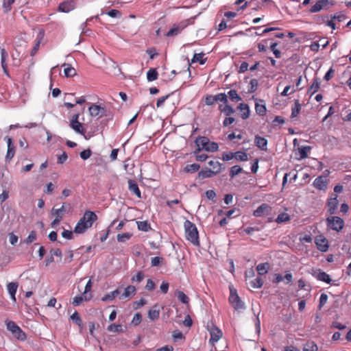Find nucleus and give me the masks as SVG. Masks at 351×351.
<instances>
[{"instance_id":"36","label":"nucleus","mask_w":351,"mask_h":351,"mask_svg":"<svg viewBox=\"0 0 351 351\" xmlns=\"http://www.w3.org/2000/svg\"><path fill=\"white\" fill-rule=\"evenodd\" d=\"M291 218L289 214L287 213H282L279 214L276 219V222L278 223H282L290 221Z\"/></svg>"},{"instance_id":"38","label":"nucleus","mask_w":351,"mask_h":351,"mask_svg":"<svg viewBox=\"0 0 351 351\" xmlns=\"http://www.w3.org/2000/svg\"><path fill=\"white\" fill-rule=\"evenodd\" d=\"M136 223L139 230L147 232L151 228L150 224L147 221H137Z\"/></svg>"},{"instance_id":"42","label":"nucleus","mask_w":351,"mask_h":351,"mask_svg":"<svg viewBox=\"0 0 351 351\" xmlns=\"http://www.w3.org/2000/svg\"><path fill=\"white\" fill-rule=\"evenodd\" d=\"M234 158L238 161H246L247 160V154L241 151H238L234 153Z\"/></svg>"},{"instance_id":"21","label":"nucleus","mask_w":351,"mask_h":351,"mask_svg":"<svg viewBox=\"0 0 351 351\" xmlns=\"http://www.w3.org/2000/svg\"><path fill=\"white\" fill-rule=\"evenodd\" d=\"M136 292V289L135 287L132 286V285H129L125 289L124 292L119 297V298L121 300H123L126 298H129L132 295H135Z\"/></svg>"},{"instance_id":"62","label":"nucleus","mask_w":351,"mask_h":351,"mask_svg":"<svg viewBox=\"0 0 351 351\" xmlns=\"http://www.w3.org/2000/svg\"><path fill=\"white\" fill-rule=\"evenodd\" d=\"M234 158V153L233 152H227V153H224L222 155V160H224V161L230 160H232Z\"/></svg>"},{"instance_id":"37","label":"nucleus","mask_w":351,"mask_h":351,"mask_svg":"<svg viewBox=\"0 0 351 351\" xmlns=\"http://www.w3.org/2000/svg\"><path fill=\"white\" fill-rule=\"evenodd\" d=\"M208 165L210 166L212 168L210 169L212 170V171H216L215 170V168L217 169H219L217 171V174L219 173L221 171V167H222V164L220 163L219 161L217 160H210L208 162Z\"/></svg>"},{"instance_id":"8","label":"nucleus","mask_w":351,"mask_h":351,"mask_svg":"<svg viewBox=\"0 0 351 351\" xmlns=\"http://www.w3.org/2000/svg\"><path fill=\"white\" fill-rule=\"evenodd\" d=\"M79 114H75L73 115L70 126L76 132L84 136L86 130L84 128L83 124L79 121Z\"/></svg>"},{"instance_id":"13","label":"nucleus","mask_w":351,"mask_h":351,"mask_svg":"<svg viewBox=\"0 0 351 351\" xmlns=\"http://www.w3.org/2000/svg\"><path fill=\"white\" fill-rule=\"evenodd\" d=\"M75 8V2L73 0H67L60 3L58 5V11L61 12H69Z\"/></svg>"},{"instance_id":"14","label":"nucleus","mask_w":351,"mask_h":351,"mask_svg":"<svg viewBox=\"0 0 351 351\" xmlns=\"http://www.w3.org/2000/svg\"><path fill=\"white\" fill-rule=\"evenodd\" d=\"M89 113L92 117H102L106 114V110L104 108L96 104H92L89 108Z\"/></svg>"},{"instance_id":"59","label":"nucleus","mask_w":351,"mask_h":351,"mask_svg":"<svg viewBox=\"0 0 351 351\" xmlns=\"http://www.w3.org/2000/svg\"><path fill=\"white\" fill-rule=\"evenodd\" d=\"M317 278L320 280L329 283V275L325 272H319Z\"/></svg>"},{"instance_id":"58","label":"nucleus","mask_w":351,"mask_h":351,"mask_svg":"<svg viewBox=\"0 0 351 351\" xmlns=\"http://www.w3.org/2000/svg\"><path fill=\"white\" fill-rule=\"evenodd\" d=\"M328 300V295L326 293H322L319 298V303L318 308L319 309H321L323 306L327 302Z\"/></svg>"},{"instance_id":"49","label":"nucleus","mask_w":351,"mask_h":351,"mask_svg":"<svg viewBox=\"0 0 351 351\" xmlns=\"http://www.w3.org/2000/svg\"><path fill=\"white\" fill-rule=\"evenodd\" d=\"M107 330L110 332H120L123 329L121 324H112L108 326Z\"/></svg>"},{"instance_id":"28","label":"nucleus","mask_w":351,"mask_h":351,"mask_svg":"<svg viewBox=\"0 0 351 351\" xmlns=\"http://www.w3.org/2000/svg\"><path fill=\"white\" fill-rule=\"evenodd\" d=\"M205 54L204 53H195L192 60L191 63L199 62L200 64H204L207 61V58H204Z\"/></svg>"},{"instance_id":"43","label":"nucleus","mask_w":351,"mask_h":351,"mask_svg":"<svg viewBox=\"0 0 351 351\" xmlns=\"http://www.w3.org/2000/svg\"><path fill=\"white\" fill-rule=\"evenodd\" d=\"M319 88V83L317 82V80H314L313 84L311 85V86L308 89V94H309L311 96H312L313 94H315L318 89Z\"/></svg>"},{"instance_id":"53","label":"nucleus","mask_w":351,"mask_h":351,"mask_svg":"<svg viewBox=\"0 0 351 351\" xmlns=\"http://www.w3.org/2000/svg\"><path fill=\"white\" fill-rule=\"evenodd\" d=\"M204 102L206 106H213L216 102L215 95H207L204 97Z\"/></svg>"},{"instance_id":"5","label":"nucleus","mask_w":351,"mask_h":351,"mask_svg":"<svg viewBox=\"0 0 351 351\" xmlns=\"http://www.w3.org/2000/svg\"><path fill=\"white\" fill-rule=\"evenodd\" d=\"M7 329L19 340H25L26 335L21 328L13 321L6 322Z\"/></svg>"},{"instance_id":"22","label":"nucleus","mask_w":351,"mask_h":351,"mask_svg":"<svg viewBox=\"0 0 351 351\" xmlns=\"http://www.w3.org/2000/svg\"><path fill=\"white\" fill-rule=\"evenodd\" d=\"M218 108L221 112L224 113L226 116H230L235 112L234 109L228 104L225 105L219 104Z\"/></svg>"},{"instance_id":"9","label":"nucleus","mask_w":351,"mask_h":351,"mask_svg":"<svg viewBox=\"0 0 351 351\" xmlns=\"http://www.w3.org/2000/svg\"><path fill=\"white\" fill-rule=\"evenodd\" d=\"M271 210L272 208L269 204L263 203L253 212V215L256 217L267 216L271 214Z\"/></svg>"},{"instance_id":"47","label":"nucleus","mask_w":351,"mask_h":351,"mask_svg":"<svg viewBox=\"0 0 351 351\" xmlns=\"http://www.w3.org/2000/svg\"><path fill=\"white\" fill-rule=\"evenodd\" d=\"M250 285L252 288H261L263 285V280L261 277H257L250 282Z\"/></svg>"},{"instance_id":"34","label":"nucleus","mask_w":351,"mask_h":351,"mask_svg":"<svg viewBox=\"0 0 351 351\" xmlns=\"http://www.w3.org/2000/svg\"><path fill=\"white\" fill-rule=\"evenodd\" d=\"M158 73L156 69H150L147 72V79L149 82H152L158 79Z\"/></svg>"},{"instance_id":"64","label":"nucleus","mask_w":351,"mask_h":351,"mask_svg":"<svg viewBox=\"0 0 351 351\" xmlns=\"http://www.w3.org/2000/svg\"><path fill=\"white\" fill-rule=\"evenodd\" d=\"M155 288V283L152 279H148L145 285V289L148 291L154 290Z\"/></svg>"},{"instance_id":"17","label":"nucleus","mask_w":351,"mask_h":351,"mask_svg":"<svg viewBox=\"0 0 351 351\" xmlns=\"http://www.w3.org/2000/svg\"><path fill=\"white\" fill-rule=\"evenodd\" d=\"M128 189L130 191L135 195L138 198L141 199V193L138 188L137 182L134 180H128Z\"/></svg>"},{"instance_id":"52","label":"nucleus","mask_w":351,"mask_h":351,"mask_svg":"<svg viewBox=\"0 0 351 351\" xmlns=\"http://www.w3.org/2000/svg\"><path fill=\"white\" fill-rule=\"evenodd\" d=\"M250 87L248 89V92L250 93L255 92L258 85V80L256 79H252L250 82Z\"/></svg>"},{"instance_id":"15","label":"nucleus","mask_w":351,"mask_h":351,"mask_svg":"<svg viewBox=\"0 0 351 351\" xmlns=\"http://www.w3.org/2000/svg\"><path fill=\"white\" fill-rule=\"evenodd\" d=\"M8 58V53L4 48L1 49V67L3 70L4 73L7 76H10L8 69V63L7 60Z\"/></svg>"},{"instance_id":"10","label":"nucleus","mask_w":351,"mask_h":351,"mask_svg":"<svg viewBox=\"0 0 351 351\" xmlns=\"http://www.w3.org/2000/svg\"><path fill=\"white\" fill-rule=\"evenodd\" d=\"M344 224V221L341 217L337 216L330 217V229L339 232L343 228Z\"/></svg>"},{"instance_id":"40","label":"nucleus","mask_w":351,"mask_h":351,"mask_svg":"<svg viewBox=\"0 0 351 351\" xmlns=\"http://www.w3.org/2000/svg\"><path fill=\"white\" fill-rule=\"evenodd\" d=\"M243 169L239 165H234L230 168L229 176L230 178H234L236 176L241 173Z\"/></svg>"},{"instance_id":"18","label":"nucleus","mask_w":351,"mask_h":351,"mask_svg":"<svg viewBox=\"0 0 351 351\" xmlns=\"http://www.w3.org/2000/svg\"><path fill=\"white\" fill-rule=\"evenodd\" d=\"M254 143L261 150L265 151L267 149V140L265 138L256 135L255 136Z\"/></svg>"},{"instance_id":"45","label":"nucleus","mask_w":351,"mask_h":351,"mask_svg":"<svg viewBox=\"0 0 351 351\" xmlns=\"http://www.w3.org/2000/svg\"><path fill=\"white\" fill-rule=\"evenodd\" d=\"M199 165L196 163H193L191 165H187L185 167L184 171L186 173H195L199 169Z\"/></svg>"},{"instance_id":"63","label":"nucleus","mask_w":351,"mask_h":351,"mask_svg":"<svg viewBox=\"0 0 351 351\" xmlns=\"http://www.w3.org/2000/svg\"><path fill=\"white\" fill-rule=\"evenodd\" d=\"M9 240L10 243L14 245L18 242L19 237L12 232L9 234Z\"/></svg>"},{"instance_id":"30","label":"nucleus","mask_w":351,"mask_h":351,"mask_svg":"<svg viewBox=\"0 0 351 351\" xmlns=\"http://www.w3.org/2000/svg\"><path fill=\"white\" fill-rule=\"evenodd\" d=\"M269 269V264L268 263H260L256 267V270L260 276L266 274Z\"/></svg>"},{"instance_id":"31","label":"nucleus","mask_w":351,"mask_h":351,"mask_svg":"<svg viewBox=\"0 0 351 351\" xmlns=\"http://www.w3.org/2000/svg\"><path fill=\"white\" fill-rule=\"evenodd\" d=\"M301 110V104H300L299 100L295 99L294 101V105L291 108V118H294L298 117Z\"/></svg>"},{"instance_id":"1","label":"nucleus","mask_w":351,"mask_h":351,"mask_svg":"<svg viewBox=\"0 0 351 351\" xmlns=\"http://www.w3.org/2000/svg\"><path fill=\"white\" fill-rule=\"evenodd\" d=\"M97 219V215L90 210H86L84 213L82 217L80 218L79 221L77 223L74 232L76 234H83L88 229L92 227L93 223Z\"/></svg>"},{"instance_id":"26","label":"nucleus","mask_w":351,"mask_h":351,"mask_svg":"<svg viewBox=\"0 0 351 351\" xmlns=\"http://www.w3.org/2000/svg\"><path fill=\"white\" fill-rule=\"evenodd\" d=\"M346 16L344 14H339L337 15H335L331 19H330V27L333 29H336V21H338L339 22L343 21L346 19ZM339 28V27H337Z\"/></svg>"},{"instance_id":"48","label":"nucleus","mask_w":351,"mask_h":351,"mask_svg":"<svg viewBox=\"0 0 351 351\" xmlns=\"http://www.w3.org/2000/svg\"><path fill=\"white\" fill-rule=\"evenodd\" d=\"M165 259L162 257L155 256L151 259V265L152 267L160 266L163 264Z\"/></svg>"},{"instance_id":"44","label":"nucleus","mask_w":351,"mask_h":351,"mask_svg":"<svg viewBox=\"0 0 351 351\" xmlns=\"http://www.w3.org/2000/svg\"><path fill=\"white\" fill-rule=\"evenodd\" d=\"M132 234L129 232L121 233V234H117V239L119 242L124 243V242L128 241L132 237Z\"/></svg>"},{"instance_id":"32","label":"nucleus","mask_w":351,"mask_h":351,"mask_svg":"<svg viewBox=\"0 0 351 351\" xmlns=\"http://www.w3.org/2000/svg\"><path fill=\"white\" fill-rule=\"evenodd\" d=\"M227 95L232 101L235 103L242 100L241 97L239 95L237 91L234 89L229 90Z\"/></svg>"},{"instance_id":"39","label":"nucleus","mask_w":351,"mask_h":351,"mask_svg":"<svg viewBox=\"0 0 351 351\" xmlns=\"http://www.w3.org/2000/svg\"><path fill=\"white\" fill-rule=\"evenodd\" d=\"M318 348L316 343L313 341H308L306 342L303 348V351H317Z\"/></svg>"},{"instance_id":"20","label":"nucleus","mask_w":351,"mask_h":351,"mask_svg":"<svg viewBox=\"0 0 351 351\" xmlns=\"http://www.w3.org/2000/svg\"><path fill=\"white\" fill-rule=\"evenodd\" d=\"M215 170L214 172L212 171V170L210 169H208V168H206V169H202L199 173H198V175H199V177L202 179H204V178H211L215 175L217 174V171L219 170L218 169H217L215 168Z\"/></svg>"},{"instance_id":"54","label":"nucleus","mask_w":351,"mask_h":351,"mask_svg":"<svg viewBox=\"0 0 351 351\" xmlns=\"http://www.w3.org/2000/svg\"><path fill=\"white\" fill-rule=\"evenodd\" d=\"M71 319L76 323L78 326L82 325V319L80 317L79 313L77 311H75L73 315L71 316Z\"/></svg>"},{"instance_id":"3","label":"nucleus","mask_w":351,"mask_h":351,"mask_svg":"<svg viewBox=\"0 0 351 351\" xmlns=\"http://www.w3.org/2000/svg\"><path fill=\"white\" fill-rule=\"evenodd\" d=\"M195 143L197 147L195 153L199 152L202 149H205L206 152H215L219 149L218 143L215 142H210L209 139L206 136H198Z\"/></svg>"},{"instance_id":"51","label":"nucleus","mask_w":351,"mask_h":351,"mask_svg":"<svg viewBox=\"0 0 351 351\" xmlns=\"http://www.w3.org/2000/svg\"><path fill=\"white\" fill-rule=\"evenodd\" d=\"M310 150V147L306 146V147H302L298 148V151L300 153V158H305L308 156V153Z\"/></svg>"},{"instance_id":"12","label":"nucleus","mask_w":351,"mask_h":351,"mask_svg":"<svg viewBox=\"0 0 351 351\" xmlns=\"http://www.w3.org/2000/svg\"><path fill=\"white\" fill-rule=\"evenodd\" d=\"M328 179L327 176H321L317 177L313 182V186L319 190H326L328 187Z\"/></svg>"},{"instance_id":"50","label":"nucleus","mask_w":351,"mask_h":351,"mask_svg":"<svg viewBox=\"0 0 351 351\" xmlns=\"http://www.w3.org/2000/svg\"><path fill=\"white\" fill-rule=\"evenodd\" d=\"M15 0H3V8L5 12H8L11 10L12 5L14 3Z\"/></svg>"},{"instance_id":"33","label":"nucleus","mask_w":351,"mask_h":351,"mask_svg":"<svg viewBox=\"0 0 351 351\" xmlns=\"http://www.w3.org/2000/svg\"><path fill=\"white\" fill-rule=\"evenodd\" d=\"M159 315H160V310L158 308L156 305H155L148 312V317L152 320L157 319L159 317Z\"/></svg>"},{"instance_id":"11","label":"nucleus","mask_w":351,"mask_h":351,"mask_svg":"<svg viewBox=\"0 0 351 351\" xmlns=\"http://www.w3.org/2000/svg\"><path fill=\"white\" fill-rule=\"evenodd\" d=\"M8 145V150L5 155V160L8 161H10L15 155V146L14 145L12 138L9 136H5L4 138Z\"/></svg>"},{"instance_id":"16","label":"nucleus","mask_w":351,"mask_h":351,"mask_svg":"<svg viewBox=\"0 0 351 351\" xmlns=\"http://www.w3.org/2000/svg\"><path fill=\"white\" fill-rule=\"evenodd\" d=\"M315 243L317 248L322 252H326L328 248V241L322 236H318L315 239Z\"/></svg>"},{"instance_id":"27","label":"nucleus","mask_w":351,"mask_h":351,"mask_svg":"<svg viewBox=\"0 0 351 351\" xmlns=\"http://www.w3.org/2000/svg\"><path fill=\"white\" fill-rule=\"evenodd\" d=\"M328 0H319L315 5H312L310 12L312 13L320 11L326 5Z\"/></svg>"},{"instance_id":"57","label":"nucleus","mask_w":351,"mask_h":351,"mask_svg":"<svg viewBox=\"0 0 351 351\" xmlns=\"http://www.w3.org/2000/svg\"><path fill=\"white\" fill-rule=\"evenodd\" d=\"M91 154H92V152L90 149L83 150L80 154V157L83 160H87L88 158H89L90 157Z\"/></svg>"},{"instance_id":"23","label":"nucleus","mask_w":351,"mask_h":351,"mask_svg":"<svg viewBox=\"0 0 351 351\" xmlns=\"http://www.w3.org/2000/svg\"><path fill=\"white\" fill-rule=\"evenodd\" d=\"M210 341H213V343L217 342L222 337V332L218 328L215 327L210 330Z\"/></svg>"},{"instance_id":"24","label":"nucleus","mask_w":351,"mask_h":351,"mask_svg":"<svg viewBox=\"0 0 351 351\" xmlns=\"http://www.w3.org/2000/svg\"><path fill=\"white\" fill-rule=\"evenodd\" d=\"M237 109L242 112L241 118L246 119L250 116V108L247 104L241 103L237 106Z\"/></svg>"},{"instance_id":"4","label":"nucleus","mask_w":351,"mask_h":351,"mask_svg":"<svg viewBox=\"0 0 351 351\" xmlns=\"http://www.w3.org/2000/svg\"><path fill=\"white\" fill-rule=\"evenodd\" d=\"M193 23V19H188L180 21L177 24H173L171 29L166 33L165 36L167 37H173L178 36L181 34V32L186 27Z\"/></svg>"},{"instance_id":"60","label":"nucleus","mask_w":351,"mask_h":351,"mask_svg":"<svg viewBox=\"0 0 351 351\" xmlns=\"http://www.w3.org/2000/svg\"><path fill=\"white\" fill-rule=\"evenodd\" d=\"M141 320H142L141 315L140 313H136L133 317L132 323L135 326H138L141 322Z\"/></svg>"},{"instance_id":"19","label":"nucleus","mask_w":351,"mask_h":351,"mask_svg":"<svg viewBox=\"0 0 351 351\" xmlns=\"http://www.w3.org/2000/svg\"><path fill=\"white\" fill-rule=\"evenodd\" d=\"M18 287H19V284L17 282H9L7 285V289H8V293H10L11 298L14 302H16L15 295L16 293Z\"/></svg>"},{"instance_id":"56","label":"nucleus","mask_w":351,"mask_h":351,"mask_svg":"<svg viewBox=\"0 0 351 351\" xmlns=\"http://www.w3.org/2000/svg\"><path fill=\"white\" fill-rule=\"evenodd\" d=\"M144 274L142 271H138L137 274L134 276L131 280L132 282H141L144 278Z\"/></svg>"},{"instance_id":"35","label":"nucleus","mask_w":351,"mask_h":351,"mask_svg":"<svg viewBox=\"0 0 351 351\" xmlns=\"http://www.w3.org/2000/svg\"><path fill=\"white\" fill-rule=\"evenodd\" d=\"M176 295L178 300H180L183 304H188L189 302V297L181 291H177L176 292Z\"/></svg>"},{"instance_id":"55","label":"nucleus","mask_w":351,"mask_h":351,"mask_svg":"<svg viewBox=\"0 0 351 351\" xmlns=\"http://www.w3.org/2000/svg\"><path fill=\"white\" fill-rule=\"evenodd\" d=\"M36 240V233L35 231H32L25 239V243L27 244L32 243Z\"/></svg>"},{"instance_id":"46","label":"nucleus","mask_w":351,"mask_h":351,"mask_svg":"<svg viewBox=\"0 0 351 351\" xmlns=\"http://www.w3.org/2000/svg\"><path fill=\"white\" fill-rule=\"evenodd\" d=\"M215 101H220L223 103V105L228 104V95L226 93H221L215 95Z\"/></svg>"},{"instance_id":"7","label":"nucleus","mask_w":351,"mask_h":351,"mask_svg":"<svg viewBox=\"0 0 351 351\" xmlns=\"http://www.w3.org/2000/svg\"><path fill=\"white\" fill-rule=\"evenodd\" d=\"M66 212L65 204H63L60 208L56 209L53 208L51 210V214L55 216V219L51 223V228H55L58 226L63 218V215Z\"/></svg>"},{"instance_id":"6","label":"nucleus","mask_w":351,"mask_h":351,"mask_svg":"<svg viewBox=\"0 0 351 351\" xmlns=\"http://www.w3.org/2000/svg\"><path fill=\"white\" fill-rule=\"evenodd\" d=\"M229 302L235 310L245 308L244 303L241 301L237 293V291L230 289V294L229 296Z\"/></svg>"},{"instance_id":"29","label":"nucleus","mask_w":351,"mask_h":351,"mask_svg":"<svg viewBox=\"0 0 351 351\" xmlns=\"http://www.w3.org/2000/svg\"><path fill=\"white\" fill-rule=\"evenodd\" d=\"M62 66L64 67V73L65 77H71L76 75L75 69L70 64L64 63Z\"/></svg>"},{"instance_id":"2","label":"nucleus","mask_w":351,"mask_h":351,"mask_svg":"<svg viewBox=\"0 0 351 351\" xmlns=\"http://www.w3.org/2000/svg\"><path fill=\"white\" fill-rule=\"evenodd\" d=\"M184 235L187 241L195 246H199V232L195 223L189 220L184 222Z\"/></svg>"},{"instance_id":"61","label":"nucleus","mask_w":351,"mask_h":351,"mask_svg":"<svg viewBox=\"0 0 351 351\" xmlns=\"http://www.w3.org/2000/svg\"><path fill=\"white\" fill-rule=\"evenodd\" d=\"M169 285L166 281H162L160 285V289L162 293L166 294L168 293Z\"/></svg>"},{"instance_id":"25","label":"nucleus","mask_w":351,"mask_h":351,"mask_svg":"<svg viewBox=\"0 0 351 351\" xmlns=\"http://www.w3.org/2000/svg\"><path fill=\"white\" fill-rule=\"evenodd\" d=\"M91 298H92L91 294H89V295L83 294L82 295L75 296L73 298V304L74 306H79L82 303L83 301H88L91 299Z\"/></svg>"},{"instance_id":"41","label":"nucleus","mask_w":351,"mask_h":351,"mask_svg":"<svg viewBox=\"0 0 351 351\" xmlns=\"http://www.w3.org/2000/svg\"><path fill=\"white\" fill-rule=\"evenodd\" d=\"M255 110L256 113L260 116H264L266 113L267 108L265 104L256 103Z\"/></svg>"}]
</instances>
